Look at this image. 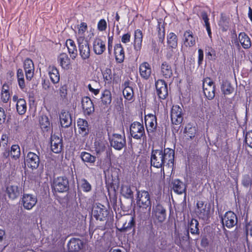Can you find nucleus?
<instances>
[{"label": "nucleus", "mask_w": 252, "mask_h": 252, "mask_svg": "<svg viewBox=\"0 0 252 252\" xmlns=\"http://www.w3.org/2000/svg\"><path fill=\"white\" fill-rule=\"evenodd\" d=\"M109 139L111 146L116 150H121L126 145L125 134L114 133L109 136Z\"/></svg>", "instance_id": "nucleus-1"}, {"label": "nucleus", "mask_w": 252, "mask_h": 252, "mask_svg": "<svg viewBox=\"0 0 252 252\" xmlns=\"http://www.w3.org/2000/svg\"><path fill=\"white\" fill-rule=\"evenodd\" d=\"M52 188L55 191L63 192L68 190L69 184L66 177H59L54 179Z\"/></svg>", "instance_id": "nucleus-2"}, {"label": "nucleus", "mask_w": 252, "mask_h": 252, "mask_svg": "<svg viewBox=\"0 0 252 252\" xmlns=\"http://www.w3.org/2000/svg\"><path fill=\"white\" fill-rule=\"evenodd\" d=\"M131 136L135 139H140L145 136L144 126L139 122H134L130 126Z\"/></svg>", "instance_id": "nucleus-3"}, {"label": "nucleus", "mask_w": 252, "mask_h": 252, "mask_svg": "<svg viewBox=\"0 0 252 252\" xmlns=\"http://www.w3.org/2000/svg\"><path fill=\"white\" fill-rule=\"evenodd\" d=\"M203 93L205 96L209 100L215 97V86L210 78H205L203 81Z\"/></svg>", "instance_id": "nucleus-4"}, {"label": "nucleus", "mask_w": 252, "mask_h": 252, "mask_svg": "<svg viewBox=\"0 0 252 252\" xmlns=\"http://www.w3.org/2000/svg\"><path fill=\"white\" fill-rule=\"evenodd\" d=\"M151 165L156 168H161L164 165L163 157L161 149H153L151 155Z\"/></svg>", "instance_id": "nucleus-5"}, {"label": "nucleus", "mask_w": 252, "mask_h": 252, "mask_svg": "<svg viewBox=\"0 0 252 252\" xmlns=\"http://www.w3.org/2000/svg\"><path fill=\"white\" fill-rule=\"evenodd\" d=\"M78 45L79 55L81 59L85 61L88 59L90 57V48L88 40H84L81 38L79 41H77Z\"/></svg>", "instance_id": "nucleus-6"}, {"label": "nucleus", "mask_w": 252, "mask_h": 252, "mask_svg": "<svg viewBox=\"0 0 252 252\" xmlns=\"http://www.w3.org/2000/svg\"><path fill=\"white\" fill-rule=\"evenodd\" d=\"M152 216L155 221L163 222L166 219V210L160 204H157L153 208Z\"/></svg>", "instance_id": "nucleus-7"}, {"label": "nucleus", "mask_w": 252, "mask_h": 252, "mask_svg": "<svg viewBox=\"0 0 252 252\" xmlns=\"http://www.w3.org/2000/svg\"><path fill=\"white\" fill-rule=\"evenodd\" d=\"M137 203L140 207L147 208L149 207L151 208V201L150 195L147 191H137Z\"/></svg>", "instance_id": "nucleus-8"}, {"label": "nucleus", "mask_w": 252, "mask_h": 252, "mask_svg": "<svg viewBox=\"0 0 252 252\" xmlns=\"http://www.w3.org/2000/svg\"><path fill=\"white\" fill-rule=\"evenodd\" d=\"M92 214L96 220L102 221L107 217L108 212L104 206L98 204L94 207Z\"/></svg>", "instance_id": "nucleus-9"}, {"label": "nucleus", "mask_w": 252, "mask_h": 252, "mask_svg": "<svg viewBox=\"0 0 252 252\" xmlns=\"http://www.w3.org/2000/svg\"><path fill=\"white\" fill-rule=\"evenodd\" d=\"M221 221L223 226L227 228L233 227L237 222L236 215L233 212L228 211L221 218Z\"/></svg>", "instance_id": "nucleus-10"}, {"label": "nucleus", "mask_w": 252, "mask_h": 252, "mask_svg": "<svg viewBox=\"0 0 252 252\" xmlns=\"http://www.w3.org/2000/svg\"><path fill=\"white\" fill-rule=\"evenodd\" d=\"M163 162L166 163L164 165L165 167H168L170 169L171 173L173 172V150L170 148H165L162 151Z\"/></svg>", "instance_id": "nucleus-11"}, {"label": "nucleus", "mask_w": 252, "mask_h": 252, "mask_svg": "<svg viewBox=\"0 0 252 252\" xmlns=\"http://www.w3.org/2000/svg\"><path fill=\"white\" fill-rule=\"evenodd\" d=\"M51 149L55 153L58 154L62 151L63 143L61 136L52 134L51 135Z\"/></svg>", "instance_id": "nucleus-12"}, {"label": "nucleus", "mask_w": 252, "mask_h": 252, "mask_svg": "<svg viewBox=\"0 0 252 252\" xmlns=\"http://www.w3.org/2000/svg\"><path fill=\"white\" fill-rule=\"evenodd\" d=\"M93 51L97 55H102L106 50L105 42L99 37H95L93 41Z\"/></svg>", "instance_id": "nucleus-13"}, {"label": "nucleus", "mask_w": 252, "mask_h": 252, "mask_svg": "<svg viewBox=\"0 0 252 252\" xmlns=\"http://www.w3.org/2000/svg\"><path fill=\"white\" fill-rule=\"evenodd\" d=\"M22 202L24 208L29 210L35 205L37 202V198L36 196L32 194H24Z\"/></svg>", "instance_id": "nucleus-14"}, {"label": "nucleus", "mask_w": 252, "mask_h": 252, "mask_svg": "<svg viewBox=\"0 0 252 252\" xmlns=\"http://www.w3.org/2000/svg\"><path fill=\"white\" fill-rule=\"evenodd\" d=\"M26 162L29 168L36 169L40 162L39 156L33 152H30L27 155Z\"/></svg>", "instance_id": "nucleus-15"}, {"label": "nucleus", "mask_w": 252, "mask_h": 252, "mask_svg": "<svg viewBox=\"0 0 252 252\" xmlns=\"http://www.w3.org/2000/svg\"><path fill=\"white\" fill-rule=\"evenodd\" d=\"M157 93L161 99L165 98L168 94L167 85L162 80H158L156 82Z\"/></svg>", "instance_id": "nucleus-16"}, {"label": "nucleus", "mask_w": 252, "mask_h": 252, "mask_svg": "<svg viewBox=\"0 0 252 252\" xmlns=\"http://www.w3.org/2000/svg\"><path fill=\"white\" fill-rule=\"evenodd\" d=\"M6 192L9 198L14 200L22 193V188L15 185H8L6 188Z\"/></svg>", "instance_id": "nucleus-17"}, {"label": "nucleus", "mask_w": 252, "mask_h": 252, "mask_svg": "<svg viewBox=\"0 0 252 252\" xmlns=\"http://www.w3.org/2000/svg\"><path fill=\"white\" fill-rule=\"evenodd\" d=\"M82 106L85 115H90L94 111V104L89 97L85 96L82 99Z\"/></svg>", "instance_id": "nucleus-18"}, {"label": "nucleus", "mask_w": 252, "mask_h": 252, "mask_svg": "<svg viewBox=\"0 0 252 252\" xmlns=\"http://www.w3.org/2000/svg\"><path fill=\"white\" fill-rule=\"evenodd\" d=\"M145 123L148 133L153 132L157 128V118L155 115L148 114L145 116Z\"/></svg>", "instance_id": "nucleus-19"}, {"label": "nucleus", "mask_w": 252, "mask_h": 252, "mask_svg": "<svg viewBox=\"0 0 252 252\" xmlns=\"http://www.w3.org/2000/svg\"><path fill=\"white\" fill-rule=\"evenodd\" d=\"M24 68L25 70L26 79L31 80L33 76L34 65L33 62L29 58L26 59L24 62Z\"/></svg>", "instance_id": "nucleus-20"}, {"label": "nucleus", "mask_w": 252, "mask_h": 252, "mask_svg": "<svg viewBox=\"0 0 252 252\" xmlns=\"http://www.w3.org/2000/svg\"><path fill=\"white\" fill-rule=\"evenodd\" d=\"M57 62L63 69L67 70L71 68L70 59L66 53H61L58 56Z\"/></svg>", "instance_id": "nucleus-21"}, {"label": "nucleus", "mask_w": 252, "mask_h": 252, "mask_svg": "<svg viewBox=\"0 0 252 252\" xmlns=\"http://www.w3.org/2000/svg\"><path fill=\"white\" fill-rule=\"evenodd\" d=\"M139 70L140 75L142 78L147 80L150 77L152 69L151 65L148 63L144 62L140 64Z\"/></svg>", "instance_id": "nucleus-22"}, {"label": "nucleus", "mask_w": 252, "mask_h": 252, "mask_svg": "<svg viewBox=\"0 0 252 252\" xmlns=\"http://www.w3.org/2000/svg\"><path fill=\"white\" fill-rule=\"evenodd\" d=\"M61 125L63 127H69L72 123V118L69 112L63 110L60 115Z\"/></svg>", "instance_id": "nucleus-23"}, {"label": "nucleus", "mask_w": 252, "mask_h": 252, "mask_svg": "<svg viewBox=\"0 0 252 252\" xmlns=\"http://www.w3.org/2000/svg\"><path fill=\"white\" fill-rule=\"evenodd\" d=\"M143 41L142 32L137 29L134 31L133 48L134 50L136 52H139L142 48V44Z\"/></svg>", "instance_id": "nucleus-24"}, {"label": "nucleus", "mask_w": 252, "mask_h": 252, "mask_svg": "<svg viewBox=\"0 0 252 252\" xmlns=\"http://www.w3.org/2000/svg\"><path fill=\"white\" fill-rule=\"evenodd\" d=\"M78 132L82 136H85L89 133V128L88 122L83 119H79L77 122Z\"/></svg>", "instance_id": "nucleus-25"}, {"label": "nucleus", "mask_w": 252, "mask_h": 252, "mask_svg": "<svg viewBox=\"0 0 252 252\" xmlns=\"http://www.w3.org/2000/svg\"><path fill=\"white\" fill-rule=\"evenodd\" d=\"M114 54L115 59L118 63H122L125 59V52L122 45L116 44L114 46Z\"/></svg>", "instance_id": "nucleus-26"}, {"label": "nucleus", "mask_w": 252, "mask_h": 252, "mask_svg": "<svg viewBox=\"0 0 252 252\" xmlns=\"http://www.w3.org/2000/svg\"><path fill=\"white\" fill-rule=\"evenodd\" d=\"M67 246L69 251L75 252L79 251L83 247L82 241L79 239H71L68 243Z\"/></svg>", "instance_id": "nucleus-27"}, {"label": "nucleus", "mask_w": 252, "mask_h": 252, "mask_svg": "<svg viewBox=\"0 0 252 252\" xmlns=\"http://www.w3.org/2000/svg\"><path fill=\"white\" fill-rule=\"evenodd\" d=\"M184 45L186 47H192L195 44V37L191 31H187L184 34Z\"/></svg>", "instance_id": "nucleus-28"}, {"label": "nucleus", "mask_w": 252, "mask_h": 252, "mask_svg": "<svg viewBox=\"0 0 252 252\" xmlns=\"http://www.w3.org/2000/svg\"><path fill=\"white\" fill-rule=\"evenodd\" d=\"M39 125L40 128L44 132L51 131V125L47 116L44 115L40 117Z\"/></svg>", "instance_id": "nucleus-29"}, {"label": "nucleus", "mask_w": 252, "mask_h": 252, "mask_svg": "<svg viewBox=\"0 0 252 252\" xmlns=\"http://www.w3.org/2000/svg\"><path fill=\"white\" fill-rule=\"evenodd\" d=\"M66 44L70 57L72 59H74L77 55V50L74 41L71 39H68L66 40Z\"/></svg>", "instance_id": "nucleus-30"}, {"label": "nucleus", "mask_w": 252, "mask_h": 252, "mask_svg": "<svg viewBox=\"0 0 252 252\" xmlns=\"http://www.w3.org/2000/svg\"><path fill=\"white\" fill-rule=\"evenodd\" d=\"M238 39L244 48L248 49L251 46V39L246 33L240 32L238 35Z\"/></svg>", "instance_id": "nucleus-31"}, {"label": "nucleus", "mask_w": 252, "mask_h": 252, "mask_svg": "<svg viewBox=\"0 0 252 252\" xmlns=\"http://www.w3.org/2000/svg\"><path fill=\"white\" fill-rule=\"evenodd\" d=\"M49 75L51 81L54 84L58 83L60 81V74L58 69L55 66L49 67Z\"/></svg>", "instance_id": "nucleus-32"}, {"label": "nucleus", "mask_w": 252, "mask_h": 252, "mask_svg": "<svg viewBox=\"0 0 252 252\" xmlns=\"http://www.w3.org/2000/svg\"><path fill=\"white\" fill-rule=\"evenodd\" d=\"M87 24L85 22H82L78 26V32L76 33V38L77 41H79L80 38L86 40L85 39V33L87 30Z\"/></svg>", "instance_id": "nucleus-33"}, {"label": "nucleus", "mask_w": 252, "mask_h": 252, "mask_svg": "<svg viewBox=\"0 0 252 252\" xmlns=\"http://www.w3.org/2000/svg\"><path fill=\"white\" fill-rule=\"evenodd\" d=\"M161 70L162 75L166 78H170L172 75V67L171 65L166 62L162 63Z\"/></svg>", "instance_id": "nucleus-34"}, {"label": "nucleus", "mask_w": 252, "mask_h": 252, "mask_svg": "<svg viewBox=\"0 0 252 252\" xmlns=\"http://www.w3.org/2000/svg\"><path fill=\"white\" fill-rule=\"evenodd\" d=\"M9 86L7 84L4 83L2 87L1 93V99L4 103L8 101L10 97V94L9 92Z\"/></svg>", "instance_id": "nucleus-35"}, {"label": "nucleus", "mask_w": 252, "mask_h": 252, "mask_svg": "<svg viewBox=\"0 0 252 252\" xmlns=\"http://www.w3.org/2000/svg\"><path fill=\"white\" fill-rule=\"evenodd\" d=\"M121 193L125 198L129 199L133 197V191L131 190L130 186L122 185L121 189Z\"/></svg>", "instance_id": "nucleus-36"}, {"label": "nucleus", "mask_w": 252, "mask_h": 252, "mask_svg": "<svg viewBox=\"0 0 252 252\" xmlns=\"http://www.w3.org/2000/svg\"><path fill=\"white\" fill-rule=\"evenodd\" d=\"M16 108L18 113L20 115L24 114L27 111L26 100L24 99L20 98L16 103Z\"/></svg>", "instance_id": "nucleus-37"}, {"label": "nucleus", "mask_w": 252, "mask_h": 252, "mask_svg": "<svg viewBox=\"0 0 252 252\" xmlns=\"http://www.w3.org/2000/svg\"><path fill=\"white\" fill-rule=\"evenodd\" d=\"M78 184L81 189L84 192H89L92 190V187L91 184L85 178L79 180Z\"/></svg>", "instance_id": "nucleus-38"}, {"label": "nucleus", "mask_w": 252, "mask_h": 252, "mask_svg": "<svg viewBox=\"0 0 252 252\" xmlns=\"http://www.w3.org/2000/svg\"><path fill=\"white\" fill-rule=\"evenodd\" d=\"M88 88L92 94L96 96L99 93L100 87L99 83L93 81L92 83L88 84Z\"/></svg>", "instance_id": "nucleus-39"}, {"label": "nucleus", "mask_w": 252, "mask_h": 252, "mask_svg": "<svg viewBox=\"0 0 252 252\" xmlns=\"http://www.w3.org/2000/svg\"><path fill=\"white\" fill-rule=\"evenodd\" d=\"M80 157L84 162L90 163H94L96 160L95 156L86 152H82L81 153Z\"/></svg>", "instance_id": "nucleus-40"}, {"label": "nucleus", "mask_w": 252, "mask_h": 252, "mask_svg": "<svg viewBox=\"0 0 252 252\" xmlns=\"http://www.w3.org/2000/svg\"><path fill=\"white\" fill-rule=\"evenodd\" d=\"M20 148L19 145H13L11 146L10 151L8 155H10L12 158L17 159L20 157Z\"/></svg>", "instance_id": "nucleus-41"}, {"label": "nucleus", "mask_w": 252, "mask_h": 252, "mask_svg": "<svg viewBox=\"0 0 252 252\" xmlns=\"http://www.w3.org/2000/svg\"><path fill=\"white\" fill-rule=\"evenodd\" d=\"M210 209V206H207V205H205L204 208H201L199 210H196V212L200 218H201L203 220H206L209 217Z\"/></svg>", "instance_id": "nucleus-42"}, {"label": "nucleus", "mask_w": 252, "mask_h": 252, "mask_svg": "<svg viewBox=\"0 0 252 252\" xmlns=\"http://www.w3.org/2000/svg\"><path fill=\"white\" fill-rule=\"evenodd\" d=\"M174 117H176V120L174 121V124L178 125L181 124L183 122V117L182 109L179 106H174Z\"/></svg>", "instance_id": "nucleus-43"}, {"label": "nucleus", "mask_w": 252, "mask_h": 252, "mask_svg": "<svg viewBox=\"0 0 252 252\" xmlns=\"http://www.w3.org/2000/svg\"><path fill=\"white\" fill-rule=\"evenodd\" d=\"M186 190L185 185L179 180H174V192L178 194L185 193Z\"/></svg>", "instance_id": "nucleus-44"}, {"label": "nucleus", "mask_w": 252, "mask_h": 252, "mask_svg": "<svg viewBox=\"0 0 252 252\" xmlns=\"http://www.w3.org/2000/svg\"><path fill=\"white\" fill-rule=\"evenodd\" d=\"M101 99L104 104H109L112 100L111 92L108 90H105L102 93Z\"/></svg>", "instance_id": "nucleus-45"}, {"label": "nucleus", "mask_w": 252, "mask_h": 252, "mask_svg": "<svg viewBox=\"0 0 252 252\" xmlns=\"http://www.w3.org/2000/svg\"><path fill=\"white\" fill-rule=\"evenodd\" d=\"M17 78L18 85L21 90H23L25 87L24 80V75L22 69L19 68L17 70Z\"/></svg>", "instance_id": "nucleus-46"}, {"label": "nucleus", "mask_w": 252, "mask_h": 252, "mask_svg": "<svg viewBox=\"0 0 252 252\" xmlns=\"http://www.w3.org/2000/svg\"><path fill=\"white\" fill-rule=\"evenodd\" d=\"M184 132L187 137L191 138L195 136L196 133V127L193 126L191 124H188L185 128Z\"/></svg>", "instance_id": "nucleus-47"}, {"label": "nucleus", "mask_w": 252, "mask_h": 252, "mask_svg": "<svg viewBox=\"0 0 252 252\" xmlns=\"http://www.w3.org/2000/svg\"><path fill=\"white\" fill-rule=\"evenodd\" d=\"M198 222L196 220L192 219L189 223V230L192 234L198 233L199 229L198 228Z\"/></svg>", "instance_id": "nucleus-48"}, {"label": "nucleus", "mask_w": 252, "mask_h": 252, "mask_svg": "<svg viewBox=\"0 0 252 252\" xmlns=\"http://www.w3.org/2000/svg\"><path fill=\"white\" fill-rule=\"evenodd\" d=\"M135 225V220L133 217H131L128 222L126 221L123 223L122 227L120 228L121 231H126L130 229Z\"/></svg>", "instance_id": "nucleus-49"}, {"label": "nucleus", "mask_w": 252, "mask_h": 252, "mask_svg": "<svg viewBox=\"0 0 252 252\" xmlns=\"http://www.w3.org/2000/svg\"><path fill=\"white\" fill-rule=\"evenodd\" d=\"M123 94L124 97L128 100H131L133 97V91L132 88H126L124 89Z\"/></svg>", "instance_id": "nucleus-50"}, {"label": "nucleus", "mask_w": 252, "mask_h": 252, "mask_svg": "<svg viewBox=\"0 0 252 252\" xmlns=\"http://www.w3.org/2000/svg\"><path fill=\"white\" fill-rule=\"evenodd\" d=\"M221 90L225 94H229L232 93L233 88L228 82H224L221 86Z\"/></svg>", "instance_id": "nucleus-51"}, {"label": "nucleus", "mask_w": 252, "mask_h": 252, "mask_svg": "<svg viewBox=\"0 0 252 252\" xmlns=\"http://www.w3.org/2000/svg\"><path fill=\"white\" fill-rule=\"evenodd\" d=\"M102 75L104 80L107 82L110 83L112 81V71L111 69L109 68H106L104 71L102 72Z\"/></svg>", "instance_id": "nucleus-52"}, {"label": "nucleus", "mask_w": 252, "mask_h": 252, "mask_svg": "<svg viewBox=\"0 0 252 252\" xmlns=\"http://www.w3.org/2000/svg\"><path fill=\"white\" fill-rule=\"evenodd\" d=\"M67 87L66 85H62L59 90L58 91V94H59L61 99L64 100L66 98L67 94Z\"/></svg>", "instance_id": "nucleus-53"}, {"label": "nucleus", "mask_w": 252, "mask_h": 252, "mask_svg": "<svg viewBox=\"0 0 252 252\" xmlns=\"http://www.w3.org/2000/svg\"><path fill=\"white\" fill-rule=\"evenodd\" d=\"M107 28V23L105 19H102L99 21L97 23V29L98 31H104Z\"/></svg>", "instance_id": "nucleus-54"}, {"label": "nucleus", "mask_w": 252, "mask_h": 252, "mask_svg": "<svg viewBox=\"0 0 252 252\" xmlns=\"http://www.w3.org/2000/svg\"><path fill=\"white\" fill-rule=\"evenodd\" d=\"M245 141L246 144L252 148V130L248 131L245 136Z\"/></svg>", "instance_id": "nucleus-55"}, {"label": "nucleus", "mask_w": 252, "mask_h": 252, "mask_svg": "<svg viewBox=\"0 0 252 252\" xmlns=\"http://www.w3.org/2000/svg\"><path fill=\"white\" fill-rule=\"evenodd\" d=\"M173 32H171L167 36V46L169 48L172 49L173 47Z\"/></svg>", "instance_id": "nucleus-56"}, {"label": "nucleus", "mask_w": 252, "mask_h": 252, "mask_svg": "<svg viewBox=\"0 0 252 252\" xmlns=\"http://www.w3.org/2000/svg\"><path fill=\"white\" fill-rule=\"evenodd\" d=\"M131 35L129 33H126L123 34L121 38V41L124 43H126L130 41Z\"/></svg>", "instance_id": "nucleus-57"}, {"label": "nucleus", "mask_w": 252, "mask_h": 252, "mask_svg": "<svg viewBox=\"0 0 252 252\" xmlns=\"http://www.w3.org/2000/svg\"><path fill=\"white\" fill-rule=\"evenodd\" d=\"M8 141V136L6 134H2L0 138V144L2 145L4 147L7 145Z\"/></svg>", "instance_id": "nucleus-58"}, {"label": "nucleus", "mask_w": 252, "mask_h": 252, "mask_svg": "<svg viewBox=\"0 0 252 252\" xmlns=\"http://www.w3.org/2000/svg\"><path fill=\"white\" fill-rule=\"evenodd\" d=\"M200 16L205 23V26L210 25L208 15L205 12H202Z\"/></svg>", "instance_id": "nucleus-59"}, {"label": "nucleus", "mask_w": 252, "mask_h": 252, "mask_svg": "<svg viewBox=\"0 0 252 252\" xmlns=\"http://www.w3.org/2000/svg\"><path fill=\"white\" fill-rule=\"evenodd\" d=\"M113 42V36H109L108 35V50L109 53H111L112 50V44Z\"/></svg>", "instance_id": "nucleus-60"}, {"label": "nucleus", "mask_w": 252, "mask_h": 252, "mask_svg": "<svg viewBox=\"0 0 252 252\" xmlns=\"http://www.w3.org/2000/svg\"><path fill=\"white\" fill-rule=\"evenodd\" d=\"M246 230L247 234L249 233L252 236V221L249 222L246 225Z\"/></svg>", "instance_id": "nucleus-61"}, {"label": "nucleus", "mask_w": 252, "mask_h": 252, "mask_svg": "<svg viewBox=\"0 0 252 252\" xmlns=\"http://www.w3.org/2000/svg\"><path fill=\"white\" fill-rule=\"evenodd\" d=\"M6 118V115L4 109L0 107V124H2L4 122Z\"/></svg>", "instance_id": "nucleus-62"}, {"label": "nucleus", "mask_w": 252, "mask_h": 252, "mask_svg": "<svg viewBox=\"0 0 252 252\" xmlns=\"http://www.w3.org/2000/svg\"><path fill=\"white\" fill-rule=\"evenodd\" d=\"M198 63L200 64L203 59V51L202 49H199L198 51Z\"/></svg>", "instance_id": "nucleus-63"}, {"label": "nucleus", "mask_w": 252, "mask_h": 252, "mask_svg": "<svg viewBox=\"0 0 252 252\" xmlns=\"http://www.w3.org/2000/svg\"><path fill=\"white\" fill-rule=\"evenodd\" d=\"M251 183V180L249 177L243 181V184L245 187H248Z\"/></svg>", "instance_id": "nucleus-64"}]
</instances>
